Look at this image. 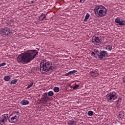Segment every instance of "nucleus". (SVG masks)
I'll return each instance as SVG.
<instances>
[{"label": "nucleus", "mask_w": 125, "mask_h": 125, "mask_svg": "<svg viewBox=\"0 0 125 125\" xmlns=\"http://www.w3.org/2000/svg\"><path fill=\"white\" fill-rule=\"evenodd\" d=\"M67 125H76V123L75 122V121H69L67 122Z\"/></svg>", "instance_id": "21"}, {"label": "nucleus", "mask_w": 125, "mask_h": 125, "mask_svg": "<svg viewBox=\"0 0 125 125\" xmlns=\"http://www.w3.org/2000/svg\"><path fill=\"white\" fill-rule=\"evenodd\" d=\"M50 98L47 95V93H44L42 97V102H48L49 101Z\"/></svg>", "instance_id": "10"}, {"label": "nucleus", "mask_w": 125, "mask_h": 125, "mask_svg": "<svg viewBox=\"0 0 125 125\" xmlns=\"http://www.w3.org/2000/svg\"><path fill=\"white\" fill-rule=\"evenodd\" d=\"M108 56V53H107V51H102L100 52V53L99 54V59H104V58H105V57H107Z\"/></svg>", "instance_id": "9"}, {"label": "nucleus", "mask_w": 125, "mask_h": 125, "mask_svg": "<svg viewBox=\"0 0 125 125\" xmlns=\"http://www.w3.org/2000/svg\"><path fill=\"white\" fill-rule=\"evenodd\" d=\"M31 3H34V2H35V1L32 0V1H31Z\"/></svg>", "instance_id": "36"}, {"label": "nucleus", "mask_w": 125, "mask_h": 125, "mask_svg": "<svg viewBox=\"0 0 125 125\" xmlns=\"http://www.w3.org/2000/svg\"><path fill=\"white\" fill-rule=\"evenodd\" d=\"M17 82H18V79L13 80L11 81L10 84H16V83H17Z\"/></svg>", "instance_id": "17"}, {"label": "nucleus", "mask_w": 125, "mask_h": 125, "mask_svg": "<svg viewBox=\"0 0 125 125\" xmlns=\"http://www.w3.org/2000/svg\"><path fill=\"white\" fill-rule=\"evenodd\" d=\"M20 117V113L19 111H16L12 113L8 118V122L11 124H14V123H17L18 119Z\"/></svg>", "instance_id": "4"}, {"label": "nucleus", "mask_w": 125, "mask_h": 125, "mask_svg": "<svg viewBox=\"0 0 125 125\" xmlns=\"http://www.w3.org/2000/svg\"><path fill=\"white\" fill-rule=\"evenodd\" d=\"M49 70H52L54 71L55 70L54 67L52 66V64L50 63H40V71L42 74H45L46 72L49 71Z\"/></svg>", "instance_id": "3"}, {"label": "nucleus", "mask_w": 125, "mask_h": 125, "mask_svg": "<svg viewBox=\"0 0 125 125\" xmlns=\"http://www.w3.org/2000/svg\"><path fill=\"white\" fill-rule=\"evenodd\" d=\"M67 88H68L69 90H72V87L71 86H68Z\"/></svg>", "instance_id": "32"}, {"label": "nucleus", "mask_w": 125, "mask_h": 125, "mask_svg": "<svg viewBox=\"0 0 125 125\" xmlns=\"http://www.w3.org/2000/svg\"><path fill=\"white\" fill-rule=\"evenodd\" d=\"M120 105H121V104L120 103H117L116 106V107H120Z\"/></svg>", "instance_id": "30"}, {"label": "nucleus", "mask_w": 125, "mask_h": 125, "mask_svg": "<svg viewBox=\"0 0 125 125\" xmlns=\"http://www.w3.org/2000/svg\"><path fill=\"white\" fill-rule=\"evenodd\" d=\"M60 1H61L62 0H59Z\"/></svg>", "instance_id": "37"}, {"label": "nucleus", "mask_w": 125, "mask_h": 125, "mask_svg": "<svg viewBox=\"0 0 125 125\" xmlns=\"http://www.w3.org/2000/svg\"><path fill=\"white\" fill-rule=\"evenodd\" d=\"M39 52L36 50H29L23 53L20 54L18 57L17 60L18 62H25L26 63H30L32 60L36 58Z\"/></svg>", "instance_id": "1"}, {"label": "nucleus", "mask_w": 125, "mask_h": 125, "mask_svg": "<svg viewBox=\"0 0 125 125\" xmlns=\"http://www.w3.org/2000/svg\"><path fill=\"white\" fill-rule=\"evenodd\" d=\"M47 93L48 96H50V97L53 96V95H54V93L52 91H50Z\"/></svg>", "instance_id": "22"}, {"label": "nucleus", "mask_w": 125, "mask_h": 125, "mask_svg": "<svg viewBox=\"0 0 125 125\" xmlns=\"http://www.w3.org/2000/svg\"><path fill=\"white\" fill-rule=\"evenodd\" d=\"M6 65V63H0V67H2V66H5Z\"/></svg>", "instance_id": "29"}, {"label": "nucleus", "mask_w": 125, "mask_h": 125, "mask_svg": "<svg viewBox=\"0 0 125 125\" xmlns=\"http://www.w3.org/2000/svg\"><path fill=\"white\" fill-rule=\"evenodd\" d=\"M94 12L97 17H104L107 14V9L103 5H96L94 9Z\"/></svg>", "instance_id": "2"}, {"label": "nucleus", "mask_w": 125, "mask_h": 125, "mask_svg": "<svg viewBox=\"0 0 125 125\" xmlns=\"http://www.w3.org/2000/svg\"><path fill=\"white\" fill-rule=\"evenodd\" d=\"M54 91H55V92H59V87H55L54 88Z\"/></svg>", "instance_id": "25"}, {"label": "nucleus", "mask_w": 125, "mask_h": 125, "mask_svg": "<svg viewBox=\"0 0 125 125\" xmlns=\"http://www.w3.org/2000/svg\"><path fill=\"white\" fill-rule=\"evenodd\" d=\"M99 50L97 49H93L91 54L92 56H99Z\"/></svg>", "instance_id": "12"}, {"label": "nucleus", "mask_w": 125, "mask_h": 125, "mask_svg": "<svg viewBox=\"0 0 125 125\" xmlns=\"http://www.w3.org/2000/svg\"><path fill=\"white\" fill-rule=\"evenodd\" d=\"M125 117L124 113L120 112L118 115V119L120 120V119H123Z\"/></svg>", "instance_id": "19"}, {"label": "nucleus", "mask_w": 125, "mask_h": 125, "mask_svg": "<svg viewBox=\"0 0 125 125\" xmlns=\"http://www.w3.org/2000/svg\"><path fill=\"white\" fill-rule=\"evenodd\" d=\"M115 22L117 24H119V26H125V21H121V20L119 17L115 19Z\"/></svg>", "instance_id": "11"}, {"label": "nucleus", "mask_w": 125, "mask_h": 125, "mask_svg": "<svg viewBox=\"0 0 125 125\" xmlns=\"http://www.w3.org/2000/svg\"><path fill=\"white\" fill-rule=\"evenodd\" d=\"M77 70H72L66 73L65 74V76H66L67 77L68 76H70V75H73V74H75V73H77Z\"/></svg>", "instance_id": "16"}, {"label": "nucleus", "mask_w": 125, "mask_h": 125, "mask_svg": "<svg viewBox=\"0 0 125 125\" xmlns=\"http://www.w3.org/2000/svg\"><path fill=\"white\" fill-rule=\"evenodd\" d=\"M30 102L29 101L26 100H23L21 102V105H28V104H29Z\"/></svg>", "instance_id": "14"}, {"label": "nucleus", "mask_w": 125, "mask_h": 125, "mask_svg": "<svg viewBox=\"0 0 125 125\" xmlns=\"http://www.w3.org/2000/svg\"><path fill=\"white\" fill-rule=\"evenodd\" d=\"M123 83H125V76H124V77H123Z\"/></svg>", "instance_id": "33"}, {"label": "nucleus", "mask_w": 125, "mask_h": 125, "mask_svg": "<svg viewBox=\"0 0 125 125\" xmlns=\"http://www.w3.org/2000/svg\"><path fill=\"white\" fill-rule=\"evenodd\" d=\"M90 15L89 14L87 13L85 16V18L84 19V22H86L87 21L88 19L89 18Z\"/></svg>", "instance_id": "18"}, {"label": "nucleus", "mask_w": 125, "mask_h": 125, "mask_svg": "<svg viewBox=\"0 0 125 125\" xmlns=\"http://www.w3.org/2000/svg\"><path fill=\"white\" fill-rule=\"evenodd\" d=\"M33 85H34V82H31L30 84H29L27 86L26 89H29V88H31V87H32V86H33Z\"/></svg>", "instance_id": "23"}, {"label": "nucleus", "mask_w": 125, "mask_h": 125, "mask_svg": "<svg viewBox=\"0 0 125 125\" xmlns=\"http://www.w3.org/2000/svg\"><path fill=\"white\" fill-rule=\"evenodd\" d=\"M4 80L5 81V82H9V81H10V77L8 75L5 76L4 77Z\"/></svg>", "instance_id": "20"}, {"label": "nucleus", "mask_w": 125, "mask_h": 125, "mask_svg": "<svg viewBox=\"0 0 125 125\" xmlns=\"http://www.w3.org/2000/svg\"><path fill=\"white\" fill-rule=\"evenodd\" d=\"M8 114H5L2 115L0 117V125H5L6 123H7L8 121Z\"/></svg>", "instance_id": "7"}, {"label": "nucleus", "mask_w": 125, "mask_h": 125, "mask_svg": "<svg viewBox=\"0 0 125 125\" xmlns=\"http://www.w3.org/2000/svg\"><path fill=\"white\" fill-rule=\"evenodd\" d=\"M90 75L93 78H96L97 76H98V73H97V71H96L95 70L91 71L90 72Z\"/></svg>", "instance_id": "13"}, {"label": "nucleus", "mask_w": 125, "mask_h": 125, "mask_svg": "<svg viewBox=\"0 0 125 125\" xmlns=\"http://www.w3.org/2000/svg\"><path fill=\"white\" fill-rule=\"evenodd\" d=\"M79 86H80V85H79V84H76L75 86H74L73 87H72V88L73 89H77L78 88V87H79Z\"/></svg>", "instance_id": "28"}, {"label": "nucleus", "mask_w": 125, "mask_h": 125, "mask_svg": "<svg viewBox=\"0 0 125 125\" xmlns=\"http://www.w3.org/2000/svg\"><path fill=\"white\" fill-rule=\"evenodd\" d=\"M41 63H44V61H42Z\"/></svg>", "instance_id": "35"}, {"label": "nucleus", "mask_w": 125, "mask_h": 125, "mask_svg": "<svg viewBox=\"0 0 125 125\" xmlns=\"http://www.w3.org/2000/svg\"><path fill=\"white\" fill-rule=\"evenodd\" d=\"M10 34H13V32L7 27L0 29V35L1 36L4 37V36H8V35H10Z\"/></svg>", "instance_id": "6"}, {"label": "nucleus", "mask_w": 125, "mask_h": 125, "mask_svg": "<svg viewBox=\"0 0 125 125\" xmlns=\"http://www.w3.org/2000/svg\"><path fill=\"white\" fill-rule=\"evenodd\" d=\"M101 42H102V40H101V39H100L99 37H93L92 42L93 43H94V44H96V45H99V44L101 43Z\"/></svg>", "instance_id": "8"}, {"label": "nucleus", "mask_w": 125, "mask_h": 125, "mask_svg": "<svg viewBox=\"0 0 125 125\" xmlns=\"http://www.w3.org/2000/svg\"><path fill=\"white\" fill-rule=\"evenodd\" d=\"M106 100L109 103L114 102V100L118 99V94L115 92H111L106 95Z\"/></svg>", "instance_id": "5"}, {"label": "nucleus", "mask_w": 125, "mask_h": 125, "mask_svg": "<svg viewBox=\"0 0 125 125\" xmlns=\"http://www.w3.org/2000/svg\"><path fill=\"white\" fill-rule=\"evenodd\" d=\"M116 103H122V98H118V100L116 101Z\"/></svg>", "instance_id": "27"}, {"label": "nucleus", "mask_w": 125, "mask_h": 125, "mask_svg": "<svg viewBox=\"0 0 125 125\" xmlns=\"http://www.w3.org/2000/svg\"><path fill=\"white\" fill-rule=\"evenodd\" d=\"M82 66L83 67V66H84V63H82Z\"/></svg>", "instance_id": "34"}, {"label": "nucleus", "mask_w": 125, "mask_h": 125, "mask_svg": "<svg viewBox=\"0 0 125 125\" xmlns=\"http://www.w3.org/2000/svg\"><path fill=\"white\" fill-rule=\"evenodd\" d=\"M106 49L107 50H109V51L112 50V46L111 45H108L106 46Z\"/></svg>", "instance_id": "24"}, {"label": "nucleus", "mask_w": 125, "mask_h": 125, "mask_svg": "<svg viewBox=\"0 0 125 125\" xmlns=\"http://www.w3.org/2000/svg\"><path fill=\"white\" fill-rule=\"evenodd\" d=\"M87 114L88 115V116H93V111L90 110L88 112Z\"/></svg>", "instance_id": "26"}, {"label": "nucleus", "mask_w": 125, "mask_h": 125, "mask_svg": "<svg viewBox=\"0 0 125 125\" xmlns=\"http://www.w3.org/2000/svg\"><path fill=\"white\" fill-rule=\"evenodd\" d=\"M46 17V16L43 13H42V15L39 17V20L40 21H43V20H44Z\"/></svg>", "instance_id": "15"}, {"label": "nucleus", "mask_w": 125, "mask_h": 125, "mask_svg": "<svg viewBox=\"0 0 125 125\" xmlns=\"http://www.w3.org/2000/svg\"><path fill=\"white\" fill-rule=\"evenodd\" d=\"M85 2V0H80V2L81 3H84Z\"/></svg>", "instance_id": "31"}]
</instances>
